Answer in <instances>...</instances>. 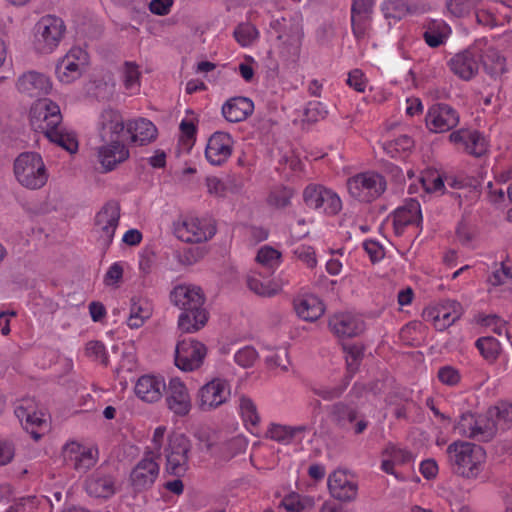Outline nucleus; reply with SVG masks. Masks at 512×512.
Returning <instances> with one entry per match:
<instances>
[{"label": "nucleus", "instance_id": "nucleus-26", "mask_svg": "<svg viewBox=\"0 0 512 512\" xmlns=\"http://www.w3.org/2000/svg\"><path fill=\"white\" fill-rule=\"evenodd\" d=\"M77 54H82V50H71L57 63L55 72L62 83H71L81 76L82 68Z\"/></svg>", "mask_w": 512, "mask_h": 512}, {"label": "nucleus", "instance_id": "nucleus-58", "mask_svg": "<svg viewBox=\"0 0 512 512\" xmlns=\"http://www.w3.org/2000/svg\"><path fill=\"white\" fill-rule=\"evenodd\" d=\"M86 353L89 356H95L96 358H101V362L103 365H108V357L106 355V349L104 344L101 341H90L86 344Z\"/></svg>", "mask_w": 512, "mask_h": 512}, {"label": "nucleus", "instance_id": "nucleus-44", "mask_svg": "<svg viewBox=\"0 0 512 512\" xmlns=\"http://www.w3.org/2000/svg\"><path fill=\"white\" fill-rule=\"evenodd\" d=\"M149 316V311L143 309L133 298L127 325L132 329H137L143 325L144 320L149 318Z\"/></svg>", "mask_w": 512, "mask_h": 512}, {"label": "nucleus", "instance_id": "nucleus-9", "mask_svg": "<svg viewBox=\"0 0 512 512\" xmlns=\"http://www.w3.org/2000/svg\"><path fill=\"white\" fill-rule=\"evenodd\" d=\"M229 395L228 382L224 379L214 378L198 390L195 402L199 410L208 412L224 404Z\"/></svg>", "mask_w": 512, "mask_h": 512}, {"label": "nucleus", "instance_id": "nucleus-16", "mask_svg": "<svg viewBox=\"0 0 512 512\" xmlns=\"http://www.w3.org/2000/svg\"><path fill=\"white\" fill-rule=\"evenodd\" d=\"M459 122L457 112L448 104L440 103L433 106L427 116L426 124L430 131L441 133L454 128Z\"/></svg>", "mask_w": 512, "mask_h": 512}, {"label": "nucleus", "instance_id": "nucleus-17", "mask_svg": "<svg viewBox=\"0 0 512 512\" xmlns=\"http://www.w3.org/2000/svg\"><path fill=\"white\" fill-rule=\"evenodd\" d=\"M151 454V451L147 452L146 457L137 463L130 474L131 484L137 491L149 488L159 474V466Z\"/></svg>", "mask_w": 512, "mask_h": 512}, {"label": "nucleus", "instance_id": "nucleus-3", "mask_svg": "<svg viewBox=\"0 0 512 512\" xmlns=\"http://www.w3.org/2000/svg\"><path fill=\"white\" fill-rule=\"evenodd\" d=\"M447 454L453 473L467 479H474L479 475L486 459L482 446L460 440L447 447Z\"/></svg>", "mask_w": 512, "mask_h": 512}, {"label": "nucleus", "instance_id": "nucleus-10", "mask_svg": "<svg viewBox=\"0 0 512 512\" xmlns=\"http://www.w3.org/2000/svg\"><path fill=\"white\" fill-rule=\"evenodd\" d=\"M455 430L462 436L474 438L482 442H488L494 438L497 432L494 422L488 418H476L471 412L463 413L455 425Z\"/></svg>", "mask_w": 512, "mask_h": 512}, {"label": "nucleus", "instance_id": "nucleus-34", "mask_svg": "<svg viewBox=\"0 0 512 512\" xmlns=\"http://www.w3.org/2000/svg\"><path fill=\"white\" fill-rule=\"evenodd\" d=\"M189 456H176L166 453V472L176 477H183L189 469Z\"/></svg>", "mask_w": 512, "mask_h": 512}, {"label": "nucleus", "instance_id": "nucleus-59", "mask_svg": "<svg viewBox=\"0 0 512 512\" xmlns=\"http://www.w3.org/2000/svg\"><path fill=\"white\" fill-rule=\"evenodd\" d=\"M347 84L357 92L362 93L366 89L367 81L360 69H354L348 74Z\"/></svg>", "mask_w": 512, "mask_h": 512}, {"label": "nucleus", "instance_id": "nucleus-35", "mask_svg": "<svg viewBox=\"0 0 512 512\" xmlns=\"http://www.w3.org/2000/svg\"><path fill=\"white\" fill-rule=\"evenodd\" d=\"M234 38L243 47L249 46L257 38L258 31L254 25L245 22L240 23L234 30Z\"/></svg>", "mask_w": 512, "mask_h": 512}, {"label": "nucleus", "instance_id": "nucleus-50", "mask_svg": "<svg viewBox=\"0 0 512 512\" xmlns=\"http://www.w3.org/2000/svg\"><path fill=\"white\" fill-rule=\"evenodd\" d=\"M424 190L428 193L442 191L444 189V179L437 172H429L421 178Z\"/></svg>", "mask_w": 512, "mask_h": 512}, {"label": "nucleus", "instance_id": "nucleus-11", "mask_svg": "<svg viewBox=\"0 0 512 512\" xmlns=\"http://www.w3.org/2000/svg\"><path fill=\"white\" fill-rule=\"evenodd\" d=\"M120 204L116 200L106 202L95 216L94 225L105 247L113 241L120 221Z\"/></svg>", "mask_w": 512, "mask_h": 512}, {"label": "nucleus", "instance_id": "nucleus-2", "mask_svg": "<svg viewBox=\"0 0 512 512\" xmlns=\"http://www.w3.org/2000/svg\"><path fill=\"white\" fill-rule=\"evenodd\" d=\"M124 128L123 118L117 110L109 108L102 112L100 138L105 145L99 148L98 155L106 172L112 171L129 157L128 149L119 141Z\"/></svg>", "mask_w": 512, "mask_h": 512}, {"label": "nucleus", "instance_id": "nucleus-28", "mask_svg": "<svg viewBox=\"0 0 512 512\" xmlns=\"http://www.w3.org/2000/svg\"><path fill=\"white\" fill-rule=\"evenodd\" d=\"M294 308L297 315L305 321H316L324 313V304L314 296L307 295L294 301Z\"/></svg>", "mask_w": 512, "mask_h": 512}, {"label": "nucleus", "instance_id": "nucleus-37", "mask_svg": "<svg viewBox=\"0 0 512 512\" xmlns=\"http://www.w3.org/2000/svg\"><path fill=\"white\" fill-rule=\"evenodd\" d=\"M324 192H326V188L323 186L308 185L303 192V200L310 208H321L323 206Z\"/></svg>", "mask_w": 512, "mask_h": 512}, {"label": "nucleus", "instance_id": "nucleus-14", "mask_svg": "<svg viewBox=\"0 0 512 512\" xmlns=\"http://www.w3.org/2000/svg\"><path fill=\"white\" fill-rule=\"evenodd\" d=\"M166 404L176 416H186L192 407L191 398L186 385L178 378L169 381L166 392Z\"/></svg>", "mask_w": 512, "mask_h": 512}, {"label": "nucleus", "instance_id": "nucleus-52", "mask_svg": "<svg viewBox=\"0 0 512 512\" xmlns=\"http://www.w3.org/2000/svg\"><path fill=\"white\" fill-rule=\"evenodd\" d=\"M425 42L432 48L439 47L443 44L446 34L436 27V22H433L423 34Z\"/></svg>", "mask_w": 512, "mask_h": 512}, {"label": "nucleus", "instance_id": "nucleus-32", "mask_svg": "<svg viewBox=\"0 0 512 512\" xmlns=\"http://www.w3.org/2000/svg\"><path fill=\"white\" fill-rule=\"evenodd\" d=\"M191 450L190 440L182 433H173L168 437L166 453L176 456H189Z\"/></svg>", "mask_w": 512, "mask_h": 512}, {"label": "nucleus", "instance_id": "nucleus-31", "mask_svg": "<svg viewBox=\"0 0 512 512\" xmlns=\"http://www.w3.org/2000/svg\"><path fill=\"white\" fill-rule=\"evenodd\" d=\"M50 142L57 144L69 153H75L78 149V142L75 137L64 133L60 126L52 129L44 135Z\"/></svg>", "mask_w": 512, "mask_h": 512}, {"label": "nucleus", "instance_id": "nucleus-43", "mask_svg": "<svg viewBox=\"0 0 512 512\" xmlns=\"http://www.w3.org/2000/svg\"><path fill=\"white\" fill-rule=\"evenodd\" d=\"M466 149L471 155L482 156L486 152L484 137L477 131L470 132L466 141Z\"/></svg>", "mask_w": 512, "mask_h": 512}, {"label": "nucleus", "instance_id": "nucleus-13", "mask_svg": "<svg viewBox=\"0 0 512 512\" xmlns=\"http://www.w3.org/2000/svg\"><path fill=\"white\" fill-rule=\"evenodd\" d=\"M98 454L97 448H87L76 442L68 443L63 448L66 463L71 464L76 471L81 473H86L96 464Z\"/></svg>", "mask_w": 512, "mask_h": 512}, {"label": "nucleus", "instance_id": "nucleus-12", "mask_svg": "<svg viewBox=\"0 0 512 512\" xmlns=\"http://www.w3.org/2000/svg\"><path fill=\"white\" fill-rule=\"evenodd\" d=\"M206 347L197 340H182L175 349V365L183 371L198 369L206 356Z\"/></svg>", "mask_w": 512, "mask_h": 512}, {"label": "nucleus", "instance_id": "nucleus-8", "mask_svg": "<svg viewBox=\"0 0 512 512\" xmlns=\"http://www.w3.org/2000/svg\"><path fill=\"white\" fill-rule=\"evenodd\" d=\"M62 123V114L57 103L48 98L39 99L30 109L31 127L39 133L46 134Z\"/></svg>", "mask_w": 512, "mask_h": 512}, {"label": "nucleus", "instance_id": "nucleus-23", "mask_svg": "<svg viewBox=\"0 0 512 512\" xmlns=\"http://www.w3.org/2000/svg\"><path fill=\"white\" fill-rule=\"evenodd\" d=\"M373 6L374 0H352L351 26L357 39L365 35L366 23L371 19Z\"/></svg>", "mask_w": 512, "mask_h": 512}, {"label": "nucleus", "instance_id": "nucleus-21", "mask_svg": "<svg viewBox=\"0 0 512 512\" xmlns=\"http://www.w3.org/2000/svg\"><path fill=\"white\" fill-rule=\"evenodd\" d=\"M328 488L331 495L340 501L349 502L357 496V484L347 479L344 471H334L328 478Z\"/></svg>", "mask_w": 512, "mask_h": 512}, {"label": "nucleus", "instance_id": "nucleus-54", "mask_svg": "<svg viewBox=\"0 0 512 512\" xmlns=\"http://www.w3.org/2000/svg\"><path fill=\"white\" fill-rule=\"evenodd\" d=\"M321 208H323L327 214L335 215L342 208L341 200L336 193L326 189V192H324L323 206Z\"/></svg>", "mask_w": 512, "mask_h": 512}, {"label": "nucleus", "instance_id": "nucleus-6", "mask_svg": "<svg viewBox=\"0 0 512 512\" xmlns=\"http://www.w3.org/2000/svg\"><path fill=\"white\" fill-rule=\"evenodd\" d=\"M347 189L353 198L369 203L386 190V180L378 173H360L348 179Z\"/></svg>", "mask_w": 512, "mask_h": 512}, {"label": "nucleus", "instance_id": "nucleus-51", "mask_svg": "<svg viewBox=\"0 0 512 512\" xmlns=\"http://www.w3.org/2000/svg\"><path fill=\"white\" fill-rule=\"evenodd\" d=\"M439 381L448 386H455L461 380L460 372L453 366H443L438 370Z\"/></svg>", "mask_w": 512, "mask_h": 512}, {"label": "nucleus", "instance_id": "nucleus-56", "mask_svg": "<svg viewBox=\"0 0 512 512\" xmlns=\"http://www.w3.org/2000/svg\"><path fill=\"white\" fill-rule=\"evenodd\" d=\"M257 357H258L257 351L251 346H246V347L240 349L235 354V361L237 364H239L242 367H250L253 365V363L255 362Z\"/></svg>", "mask_w": 512, "mask_h": 512}, {"label": "nucleus", "instance_id": "nucleus-5", "mask_svg": "<svg viewBox=\"0 0 512 512\" xmlns=\"http://www.w3.org/2000/svg\"><path fill=\"white\" fill-rule=\"evenodd\" d=\"M327 416L335 428L345 432L353 430L355 435L364 433L368 427V421L353 401L334 402L327 407Z\"/></svg>", "mask_w": 512, "mask_h": 512}, {"label": "nucleus", "instance_id": "nucleus-46", "mask_svg": "<svg viewBox=\"0 0 512 512\" xmlns=\"http://www.w3.org/2000/svg\"><path fill=\"white\" fill-rule=\"evenodd\" d=\"M179 129L183 143L191 148L196 140L197 123L194 120L184 119L181 121Z\"/></svg>", "mask_w": 512, "mask_h": 512}, {"label": "nucleus", "instance_id": "nucleus-40", "mask_svg": "<svg viewBox=\"0 0 512 512\" xmlns=\"http://www.w3.org/2000/svg\"><path fill=\"white\" fill-rule=\"evenodd\" d=\"M240 410L245 423H250L252 426H257L259 424L260 417L258 415L256 405L250 398L246 396H242L240 398Z\"/></svg>", "mask_w": 512, "mask_h": 512}, {"label": "nucleus", "instance_id": "nucleus-15", "mask_svg": "<svg viewBox=\"0 0 512 512\" xmlns=\"http://www.w3.org/2000/svg\"><path fill=\"white\" fill-rule=\"evenodd\" d=\"M233 139L229 133L217 131L208 139L205 157L212 165H222L232 154Z\"/></svg>", "mask_w": 512, "mask_h": 512}, {"label": "nucleus", "instance_id": "nucleus-49", "mask_svg": "<svg viewBox=\"0 0 512 512\" xmlns=\"http://www.w3.org/2000/svg\"><path fill=\"white\" fill-rule=\"evenodd\" d=\"M205 253L206 251L203 247H189L183 249V251L178 255V260L181 264L189 266L202 259Z\"/></svg>", "mask_w": 512, "mask_h": 512}, {"label": "nucleus", "instance_id": "nucleus-39", "mask_svg": "<svg viewBox=\"0 0 512 512\" xmlns=\"http://www.w3.org/2000/svg\"><path fill=\"white\" fill-rule=\"evenodd\" d=\"M481 0H448L446 7L455 17L468 15Z\"/></svg>", "mask_w": 512, "mask_h": 512}, {"label": "nucleus", "instance_id": "nucleus-63", "mask_svg": "<svg viewBox=\"0 0 512 512\" xmlns=\"http://www.w3.org/2000/svg\"><path fill=\"white\" fill-rule=\"evenodd\" d=\"M508 280H512V268L504 265V263H502L501 268L496 270L489 278V281L494 286L504 284Z\"/></svg>", "mask_w": 512, "mask_h": 512}, {"label": "nucleus", "instance_id": "nucleus-24", "mask_svg": "<svg viewBox=\"0 0 512 512\" xmlns=\"http://www.w3.org/2000/svg\"><path fill=\"white\" fill-rule=\"evenodd\" d=\"M86 492L95 498H109L115 493V480L99 470L85 480Z\"/></svg>", "mask_w": 512, "mask_h": 512}, {"label": "nucleus", "instance_id": "nucleus-27", "mask_svg": "<svg viewBox=\"0 0 512 512\" xmlns=\"http://www.w3.org/2000/svg\"><path fill=\"white\" fill-rule=\"evenodd\" d=\"M165 388V382L162 379L152 375H143L136 382L135 393L141 400L153 403L161 398Z\"/></svg>", "mask_w": 512, "mask_h": 512}, {"label": "nucleus", "instance_id": "nucleus-42", "mask_svg": "<svg viewBox=\"0 0 512 512\" xmlns=\"http://www.w3.org/2000/svg\"><path fill=\"white\" fill-rule=\"evenodd\" d=\"M281 253L271 246L262 247L256 256V260L262 265L272 268L280 262Z\"/></svg>", "mask_w": 512, "mask_h": 512}, {"label": "nucleus", "instance_id": "nucleus-38", "mask_svg": "<svg viewBox=\"0 0 512 512\" xmlns=\"http://www.w3.org/2000/svg\"><path fill=\"white\" fill-rule=\"evenodd\" d=\"M487 415L488 420H490V422H494L496 428L497 424L501 421L512 424V404L501 403L498 406L491 407L489 408Z\"/></svg>", "mask_w": 512, "mask_h": 512}, {"label": "nucleus", "instance_id": "nucleus-60", "mask_svg": "<svg viewBox=\"0 0 512 512\" xmlns=\"http://www.w3.org/2000/svg\"><path fill=\"white\" fill-rule=\"evenodd\" d=\"M363 248L369 255L372 263L378 262L385 255L384 248L378 242L373 240H366L363 243Z\"/></svg>", "mask_w": 512, "mask_h": 512}, {"label": "nucleus", "instance_id": "nucleus-33", "mask_svg": "<svg viewBox=\"0 0 512 512\" xmlns=\"http://www.w3.org/2000/svg\"><path fill=\"white\" fill-rule=\"evenodd\" d=\"M476 347L481 355L489 362L496 360L501 350L499 341L492 336L479 338L476 341Z\"/></svg>", "mask_w": 512, "mask_h": 512}, {"label": "nucleus", "instance_id": "nucleus-57", "mask_svg": "<svg viewBox=\"0 0 512 512\" xmlns=\"http://www.w3.org/2000/svg\"><path fill=\"white\" fill-rule=\"evenodd\" d=\"M37 507L35 496L22 497L16 500L6 512H33Z\"/></svg>", "mask_w": 512, "mask_h": 512}, {"label": "nucleus", "instance_id": "nucleus-48", "mask_svg": "<svg viewBox=\"0 0 512 512\" xmlns=\"http://www.w3.org/2000/svg\"><path fill=\"white\" fill-rule=\"evenodd\" d=\"M140 75L139 66L135 62H124L123 77L126 89H131L134 85L139 84Z\"/></svg>", "mask_w": 512, "mask_h": 512}, {"label": "nucleus", "instance_id": "nucleus-18", "mask_svg": "<svg viewBox=\"0 0 512 512\" xmlns=\"http://www.w3.org/2000/svg\"><path fill=\"white\" fill-rule=\"evenodd\" d=\"M17 89L20 93L29 97L47 95L52 90V82L48 76L37 71L23 73L17 81Z\"/></svg>", "mask_w": 512, "mask_h": 512}, {"label": "nucleus", "instance_id": "nucleus-25", "mask_svg": "<svg viewBox=\"0 0 512 512\" xmlns=\"http://www.w3.org/2000/svg\"><path fill=\"white\" fill-rule=\"evenodd\" d=\"M254 110V103L247 97H233L222 106L224 118L232 123L245 120Z\"/></svg>", "mask_w": 512, "mask_h": 512}, {"label": "nucleus", "instance_id": "nucleus-47", "mask_svg": "<svg viewBox=\"0 0 512 512\" xmlns=\"http://www.w3.org/2000/svg\"><path fill=\"white\" fill-rule=\"evenodd\" d=\"M488 58L491 60L492 64L484 63V69L489 75L497 77L503 75L507 71L505 57L498 53H493L488 56Z\"/></svg>", "mask_w": 512, "mask_h": 512}, {"label": "nucleus", "instance_id": "nucleus-1", "mask_svg": "<svg viewBox=\"0 0 512 512\" xmlns=\"http://www.w3.org/2000/svg\"><path fill=\"white\" fill-rule=\"evenodd\" d=\"M169 297L182 311L178 319V327L182 332L194 333L207 324L209 312L204 307L206 298L200 287L179 284L172 289Z\"/></svg>", "mask_w": 512, "mask_h": 512}, {"label": "nucleus", "instance_id": "nucleus-29", "mask_svg": "<svg viewBox=\"0 0 512 512\" xmlns=\"http://www.w3.org/2000/svg\"><path fill=\"white\" fill-rule=\"evenodd\" d=\"M127 131L131 134L132 142H138L140 145L151 142L157 136L155 125L145 118L130 121L127 124Z\"/></svg>", "mask_w": 512, "mask_h": 512}, {"label": "nucleus", "instance_id": "nucleus-4", "mask_svg": "<svg viewBox=\"0 0 512 512\" xmlns=\"http://www.w3.org/2000/svg\"><path fill=\"white\" fill-rule=\"evenodd\" d=\"M14 174L23 187L31 190L40 189L48 180L46 166L36 152L21 153L14 161Z\"/></svg>", "mask_w": 512, "mask_h": 512}, {"label": "nucleus", "instance_id": "nucleus-30", "mask_svg": "<svg viewBox=\"0 0 512 512\" xmlns=\"http://www.w3.org/2000/svg\"><path fill=\"white\" fill-rule=\"evenodd\" d=\"M351 381V375H345L344 378L340 381L339 384L329 387V386H320L313 387L312 392L321 397L325 401H332L335 399H339L346 389L348 388Z\"/></svg>", "mask_w": 512, "mask_h": 512}, {"label": "nucleus", "instance_id": "nucleus-61", "mask_svg": "<svg viewBox=\"0 0 512 512\" xmlns=\"http://www.w3.org/2000/svg\"><path fill=\"white\" fill-rule=\"evenodd\" d=\"M284 36H286L290 41H299L303 36V30L300 21L297 19H292L290 21L289 27H285V33L279 34L277 38L283 39Z\"/></svg>", "mask_w": 512, "mask_h": 512}, {"label": "nucleus", "instance_id": "nucleus-45", "mask_svg": "<svg viewBox=\"0 0 512 512\" xmlns=\"http://www.w3.org/2000/svg\"><path fill=\"white\" fill-rule=\"evenodd\" d=\"M247 286L255 294L259 296H273L277 293V289L272 286L271 282L263 283L256 277L249 276L247 278Z\"/></svg>", "mask_w": 512, "mask_h": 512}, {"label": "nucleus", "instance_id": "nucleus-55", "mask_svg": "<svg viewBox=\"0 0 512 512\" xmlns=\"http://www.w3.org/2000/svg\"><path fill=\"white\" fill-rule=\"evenodd\" d=\"M290 431L291 426L272 424V426L268 430V434L270 438L275 441L290 443L293 440Z\"/></svg>", "mask_w": 512, "mask_h": 512}, {"label": "nucleus", "instance_id": "nucleus-41", "mask_svg": "<svg viewBox=\"0 0 512 512\" xmlns=\"http://www.w3.org/2000/svg\"><path fill=\"white\" fill-rule=\"evenodd\" d=\"M421 221L418 219H414V215L407 213L406 210L396 209L393 217V226L395 233L397 235H401L404 231V228L408 225L416 224L419 225Z\"/></svg>", "mask_w": 512, "mask_h": 512}, {"label": "nucleus", "instance_id": "nucleus-19", "mask_svg": "<svg viewBox=\"0 0 512 512\" xmlns=\"http://www.w3.org/2000/svg\"><path fill=\"white\" fill-rule=\"evenodd\" d=\"M176 237L187 243H201L211 239L215 234V228L205 231L199 219L184 220L174 225Z\"/></svg>", "mask_w": 512, "mask_h": 512}, {"label": "nucleus", "instance_id": "nucleus-36", "mask_svg": "<svg viewBox=\"0 0 512 512\" xmlns=\"http://www.w3.org/2000/svg\"><path fill=\"white\" fill-rule=\"evenodd\" d=\"M343 350L346 352L347 375H353L358 369L359 363L363 357V347L358 344H342Z\"/></svg>", "mask_w": 512, "mask_h": 512}, {"label": "nucleus", "instance_id": "nucleus-53", "mask_svg": "<svg viewBox=\"0 0 512 512\" xmlns=\"http://www.w3.org/2000/svg\"><path fill=\"white\" fill-rule=\"evenodd\" d=\"M409 9L406 4L399 1H388L383 6L385 18H393L400 20L408 13Z\"/></svg>", "mask_w": 512, "mask_h": 512}, {"label": "nucleus", "instance_id": "nucleus-64", "mask_svg": "<svg viewBox=\"0 0 512 512\" xmlns=\"http://www.w3.org/2000/svg\"><path fill=\"white\" fill-rule=\"evenodd\" d=\"M15 455V446L11 441L0 440V466L12 461Z\"/></svg>", "mask_w": 512, "mask_h": 512}, {"label": "nucleus", "instance_id": "nucleus-20", "mask_svg": "<svg viewBox=\"0 0 512 512\" xmlns=\"http://www.w3.org/2000/svg\"><path fill=\"white\" fill-rule=\"evenodd\" d=\"M329 327L338 338L356 337L365 329L361 319L348 313L334 315L329 320Z\"/></svg>", "mask_w": 512, "mask_h": 512}, {"label": "nucleus", "instance_id": "nucleus-7", "mask_svg": "<svg viewBox=\"0 0 512 512\" xmlns=\"http://www.w3.org/2000/svg\"><path fill=\"white\" fill-rule=\"evenodd\" d=\"M65 25L62 19L45 16L35 26V47L42 54L51 53L63 38Z\"/></svg>", "mask_w": 512, "mask_h": 512}, {"label": "nucleus", "instance_id": "nucleus-62", "mask_svg": "<svg viewBox=\"0 0 512 512\" xmlns=\"http://www.w3.org/2000/svg\"><path fill=\"white\" fill-rule=\"evenodd\" d=\"M280 507H284L287 512H304V505L299 499V495L291 493L284 497L280 503Z\"/></svg>", "mask_w": 512, "mask_h": 512}, {"label": "nucleus", "instance_id": "nucleus-22", "mask_svg": "<svg viewBox=\"0 0 512 512\" xmlns=\"http://www.w3.org/2000/svg\"><path fill=\"white\" fill-rule=\"evenodd\" d=\"M449 67L455 75L465 81L475 77L479 70L476 55L470 50L455 54L449 61Z\"/></svg>", "mask_w": 512, "mask_h": 512}]
</instances>
